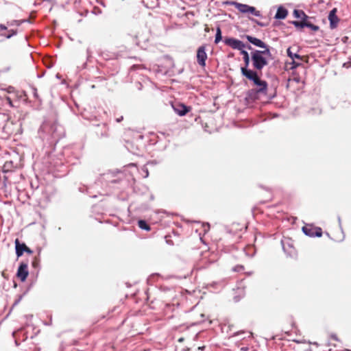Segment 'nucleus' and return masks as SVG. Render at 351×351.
<instances>
[{"mask_svg": "<svg viewBox=\"0 0 351 351\" xmlns=\"http://www.w3.org/2000/svg\"><path fill=\"white\" fill-rule=\"evenodd\" d=\"M241 53L243 56V60L245 62V66H242L241 68V74L245 76L248 80L252 81L254 84H256L257 86L259 87L258 91L259 92H265L267 90V82L263 80H261L258 75L256 72L249 69L248 66L250 64V56L247 51L245 49H243L241 51Z\"/></svg>", "mask_w": 351, "mask_h": 351, "instance_id": "f257e3e1", "label": "nucleus"}, {"mask_svg": "<svg viewBox=\"0 0 351 351\" xmlns=\"http://www.w3.org/2000/svg\"><path fill=\"white\" fill-rule=\"evenodd\" d=\"M270 56V51L269 49L261 50H254L251 53V59L254 69L256 70L263 69L268 62V58Z\"/></svg>", "mask_w": 351, "mask_h": 351, "instance_id": "f03ea898", "label": "nucleus"}, {"mask_svg": "<svg viewBox=\"0 0 351 351\" xmlns=\"http://www.w3.org/2000/svg\"><path fill=\"white\" fill-rule=\"evenodd\" d=\"M225 4H231L234 5L238 10L246 14H252L255 16H261V12L256 10V8L253 6H250L246 4H243L238 3L237 1H224Z\"/></svg>", "mask_w": 351, "mask_h": 351, "instance_id": "7ed1b4c3", "label": "nucleus"}, {"mask_svg": "<svg viewBox=\"0 0 351 351\" xmlns=\"http://www.w3.org/2000/svg\"><path fill=\"white\" fill-rule=\"evenodd\" d=\"M224 43L234 49L241 51L245 47V44L240 40L233 38H226L223 40Z\"/></svg>", "mask_w": 351, "mask_h": 351, "instance_id": "20e7f679", "label": "nucleus"}, {"mask_svg": "<svg viewBox=\"0 0 351 351\" xmlns=\"http://www.w3.org/2000/svg\"><path fill=\"white\" fill-rule=\"evenodd\" d=\"M15 250L18 257L21 256L24 252L29 254L33 253L32 250L27 247L25 243H20L19 239L15 240Z\"/></svg>", "mask_w": 351, "mask_h": 351, "instance_id": "39448f33", "label": "nucleus"}, {"mask_svg": "<svg viewBox=\"0 0 351 351\" xmlns=\"http://www.w3.org/2000/svg\"><path fill=\"white\" fill-rule=\"evenodd\" d=\"M207 59V54L206 52V47L201 46L198 48L197 51V60L198 64L202 66H205L206 60Z\"/></svg>", "mask_w": 351, "mask_h": 351, "instance_id": "423d86ee", "label": "nucleus"}, {"mask_svg": "<svg viewBox=\"0 0 351 351\" xmlns=\"http://www.w3.org/2000/svg\"><path fill=\"white\" fill-rule=\"evenodd\" d=\"M29 274L27 270V265L26 263L20 264L17 270V276L22 281L24 282L27 279Z\"/></svg>", "mask_w": 351, "mask_h": 351, "instance_id": "0eeeda50", "label": "nucleus"}, {"mask_svg": "<svg viewBox=\"0 0 351 351\" xmlns=\"http://www.w3.org/2000/svg\"><path fill=\"white\" fill-rule=\"evenodd\" d=\"M246 38L250 43L256 47L263 48L264 49H269L265 43L259 38L251 36H247Z\"/></svg>", "mask_w": 351, "mask_h": 351, "instance_id": "6e6552de", "label": "nucleus"}, {"mask_svg": "<svg viewBox=\"0 0 351 351\" xmlns=\"http://www.w3.org/2000/svg\"><path fill=\"white\" fill-rule=\"evenodd\" d=\"M337 9L334 8L332 9L328 15V20L330 21V25L332 29L337 27V25L339 22V19L336 15Z\"/></svg>", "mask_w": 351, "mask_h": 351, "instance_id": "1a4fd4ad", "label": "nucleus"}, {"mask_svg": "<svg viewBox=\"0 0 351 351\" xmlns=\"http://www.w3.org/2000/svg\"><path fill=\"white\" fill-rule=\"evenodd\" d=\"M172 108H173L176 113L178 114L179 116H184L189 111L187 108L184 105L181 104H178L177 105L172 104Z\"/></svg>", "mask_w": 351, "mask_h": 351, "instance_id": "9d476101", "label": "nucleus"}, {"mask_svg": "<svg viewBox=\"0 0 351 351\" xmlns=\"http://www.w3.org/2000/svg\"><path fill=\"white\" fill-rule=\"evenodd\" d=\"M288 12L286 8H283L282 6H280L278 8L275 19H285L287 16Z\"/></svg>", "mask_w": 351, "mask_h": 351, "instance_id": "9b49d317", "label": "nucleus"}, {"mask_svg": "<svg viewBox=\"0 0 351 351\" xmlns=\"http://www.w3.org/2000/svg\"><path fill=\"white\" fill-rule=\"evenodd\" d=\"M303 232L309 237H321L322 236V230L320 228H319L315 233L313 232L310 228H308L307 226H304L302 228Z\"/></svg>", "mask_w": 351, "mask_h": 351, "instance_id": "f8f14e48", "label": "nucleus"}, {"mask_svg": "<svg viewBox=\"0 0 351 351\" xmlns=\"http://www.w3.org/2000/svg\"><path fill=\"white\" fill-rule=\"evenodd\" d=\"M293 15L295 18L300 19V21H306L307 16L302 10H294Z\"/></svg>", "mask_w": 351, "mask_h": 351, "instance_id": "ddd939ff", "label": "nucleus"}, {"mask_svg": "<svg viewBox=\"0 0 351 351\" xmlns=\"http://www.w3.org/2000/svg\"><path fill=\"white\" fill-rule=\"evenodd\" d=\"M221 38H222V36H221V28L219 27H217L216 29L215 43H216V44L219 43L221 40Z\"/></svg>", "mask_w": 351, "mask_h": 351, "instance_id": "4468645a", "label": "nucleus"}, {"mask_svg": "<svg viewBox=\"0 0 351 351\" xmlns=\"http://www.w3.org/2000/svg\"><path fill=\"white\" fill-rule=\"evenodd\" d=\"M138 227L142 230H145L147 231H149L150 230L149 226L147 225L146 221L144 220H139L138 221Z\"/></svg>", "mask_w": 351, "mask_h": 351, "instance_id": "2eb2a0df", "label": "nucleus"}, {"mask_svg": "<svg viewBox=\"0 0 351 351\" xmlns=\"http://www.w3.org/2000/svg\"><path fill=\"white\" fill-rule=\"evenodd\" d=\"M287 55L289 57L291 58V59L292 60H294V59H300V56L298 53H293L291 51V48H288L287 49Z\"/></svg>", "mask_w": 351, "mask_h": 351, "instance_id": "dca6fc26", "label": "nucleus"}, {"mask_svg": "<svg viewBox=\"0 0 351 351\" xmlns=\"http://www.w3.org/2000/svg\"><path fill=\"white\" fill-rule=\"evenodd\" d=\"M292 24L297 28H303L306 26V21H293Z\"/></svg>", "mask_w": 351, "mask_h": 351, "instance_id": "f3484780", "label": "nucleus"}, {"mask_svg": "<svg viewBox=\"0 0 351 351\" xmlns=\"http://www.w3.org/2000/svg\"><path fill=\"white\" fill-rule=\"evenodd\" d=\"M23 23L22 21L14 20L12 21L8 22V25L9 26H19Z\"/></svg>", "mask_w": 351, "mask_h": 351, "instance_id": "a211bd4d", "label": "nucleus"}, {"mask_svg": "<svg viewBox=\"0 0 351 351\" xmlns=\"http://www.w3.org/2000/svg\"><path fill=\"white\" fill-rule=\"evenodd\" d=\"M305 27H309V28H311L313 31H317L319 29V27L318 26L315 25H313V24H312L311 23L306 22V26Z\"/></svg>", "mask_w": 351, "mask_h": 351, "instance_id": "6ab92c4d", "label": "nucleus"}, {"mask_svg": "<svg viewBox=\"0 0 351 351\" xmlns=\"http://www.w3.org/2000/svg\"><path fill=\"white\" fill-rule=\"evenodd\" d=\"M9 32H10L9 34L5 36V37L7 39H9V38H12V36H14L17 34V31L14 30V29H10Z\"/></svg>", "mask_w": 351, "mask_h": 351, "instance_id": "aec40b11", "label": "nucleus"}, {"mask_svg": "<svg viewBox=\"0 0 351 351\" xmlns=\"http://www.w3.org/2000/svg\"><path fill=\"white\" fill-rule=\"evenodd\" d=\"M0 29L1 30H6L7 29V27L3 24H0Z\"/></svg>", "mask_w": 351, "mask_h": 351, "instance_id": "412c9836", "label": "nucleus"}, {"mask_svg": "<svg viewBox=\"0 0 351 351\" xmlns=\"http://www.w3.org/2000/svg\"><path fill=\"white\" fill-rule=\"evenodd\" d=\"M292 64L293 66H291V68H295L297 66L299 65V64H295L294 61L292 62Z\"/></svg>", "mask_w": 351, "mask_h": 351, "instance_id": "4be33fe9", "label": "nucleus"}, {"mask_svg": "<svg viewBox=\"0 0 351 351\" xmlns=\"http://www.w3.org/2000/svg\"><path fill=\"white\" fill-rule=\"evenodd\" d=\"M123 119V117L117 119V122H120Z\"/></svg>", "mask_w": 351, "mask_h": 351, "instance_id": "5701e85b", "label": "nucleus"}, {"mask_svg": "<svg viewBox=\"0 0 351 351\" xmlns=\"http://www.w3.org/2000/svg\"><path fill=\"white\" fill-rule=\"evenodd\" d=\"M148 176V171L147 169H146V175H145V177H147Z\"/></svg>", "mask_w": 351, "mask_h": 351, "instance_id": "b1692460", "label": "nucleus"}, {"mask_svg": "<svg viewBox=\"0 0 351 351\" xmlns=\"http://www.w3.org/2000/svg\"><path fill=\"white\" fill-rule=\"evenodd\" d=\"M154 3H156V6H158V2L157 1H153Z\"/></svg>", "mask_w": 351, "mask_h": 351, "instance_id": "393cba45", "label": "nucleus"}]
</instances>
